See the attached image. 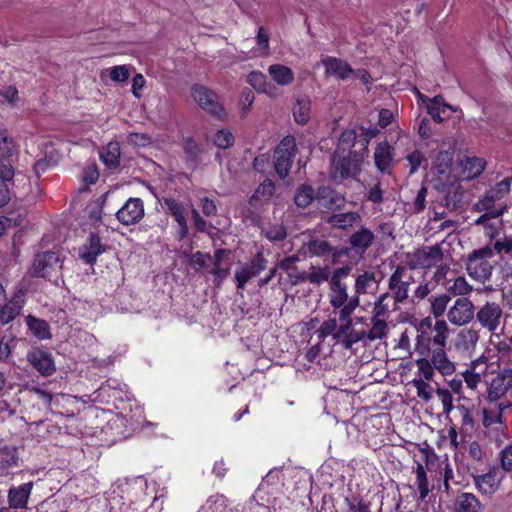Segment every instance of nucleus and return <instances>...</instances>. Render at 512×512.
Masks as SVG:
<instances>
[{
    "label": "nucleus",
    "instance_id": "nucleus-35",
    "mask_svg": "<svg viewBox=\"0 0 512 512\" xmlns=\"http://www.w3.org/2000/svg\"><path fill=\"white\" fill-rule=\"evenodd\" d=\"M329 278H331L330 267L327 265L323 267L311 266L310 272H306V281L317 286L328 281Z\"/></svg>",
    "mask_w": 512,
    "mask_h": 512
},
{
    "label": "nucleus",
    "instance_id": "nucleus-41",
    "mask_svg": "<svg viewBox=\"0 0 512 512\" xmlns=\"http://www.w3.org/2000/svg\"><path fill=\"white\" fill-rule=\"evenodd\" d=\"M416 484L419 490V499L423 501L430 490L428 487L427 474L421 463H417L416 467Z\"/></svg>",
    "mask_w": 512,
    "mask_h": 512
},
{
    "label": "nucleus",
    "instance_id": "nucleus-53",
    "mask_svg": "<svg viewBox=\"0 0 512 512\" xmlns=\"http://www.w3.org/2000/svg\"><path fill=\"white\" fill-rule=\"evenodd\" d=\"M420 374L423 376L422 379L426 381L432 380L434 376V369L432 362L427 358L421 357L415 361Z\"/></svg>",
    "mask_w": 512,
    "mask_h": 512
},
{
    "label": "nucleus",
    "instance_id": "nucleus-8",
    "mask_svg": "<svg viewBox=\"0 0 512 512\" xmlns=\"http://www.w3.org/2000/svg\"><path fill=\"white\" fill-rule=\"evenodd\" d=\"M267 259L262 252H257L249 263L241 266L235 272V282L238 289H243L245 284L254 276L267 268Z\"/></svg>",
    "mask_w": 512,
    "mask_h": 512
},
{
    "label": "nucleus",
    "instance_id": "nucleus-13",
    "mask_svg": "<svg viewBox=\"0 0 512 512\" xmlns=\"http://www.w3.org/2000/svg\"><path fill=\"white\" fill-rule=\"evenodd\" d=\"M512 389V369L505 368L492 379L488 388V400L495 402Z\"/></svg>",
    "mask_w": 512,
    "mask_h": 512
},
{
    "label": "nucleus",
    "instance_id": "nucleus-49",
    "mask_svg": "<svg viewBox=\"0 0 512 512\" xmlns=\"http://www.w3.org/2000/svg\"><path fill=\"white\" fill-rule=\"evenodd\" d=\"M337 320L336 318H329L325 320L320 328L316 331L318 339L323 341L327 336L332 335L334 338L335 332H337Z\"/></svg>",
    "mask_w": 512,
    "mask_h": 512
},
{
    "label": "nucleus",
    "instance_id": "nucleus-45",
    "mask_svg": "<svg viewBox=\"0 0 512 512\" xmlns=\"http://www.w3.org/2000/svg\"><path fill=\"white\" fill-rule=\"evenodd\" d=\"M410 384L416 388L417 396L425 402H429L432 399V387L422 378L413 379Z\"/></svg>",
    "mask_w": 512,
    "mask_h": 512
},
{
    "label": "nucleus",
    "instance_id": "nucleus-4",
    "mask_svg": "<svg viewBox=\"0 0 512 512\" xmlns=\"http://www.w3.org/2000/svg\"><path fill=\"white\" fill-rule=\"evenodd\" d=\"M493 256V250L486 246L473 250L466 262V270L472 278L476 280H487L492 274V265L488 258Z\"/></svg>",
    "mask_w": 512,
    "mask_h": 512
},
{
    "label": "nucleus",
    "instance_id": "nucleus-14",
    "mask_svg": "<svg viewBox=\"0 0 512 512\" xmlns=\"http://www.w3.org/2000/svg\"><path fill=\"white\" fill-rule=\"evenodd\" d=\"M27 360L43 376H50L56 371L52 355L42 349H31L27 354Z\"/></svg>",
    "mask_w": 512,
    "mask_h": 512
},
{
    "label": "nucleus",
    "instance_id": "nucleus-40",
    "mask_svg": "<svg viewBox=\"0 0 512 512\" xmlns=\"http://www.w3.org/2000/svg\"><path fill=\"white\" fill-rule=\"evenodd\" d=\"M459 345L465 350L473 349L478 342V332L472 328L463 329L458 334Z\"/></svg>",
    "mask_w": 512,
    "mask_h": 512
},
{
    "label": "nucleus",
    "instance_id": "nucleus-27",
    "mask_svg": "<svg viewBox=\"0 0 512 512\" xmlns=\"http://www.w3.org/2000/svg\"><path fill=\"white\" fill-rule=\"evenodd\" d=\"M456 512H482L483 505L472 493L460 494L455 502Z\"/></svg>",
    "mask_w": 512,
    "mask_h": 512
},
{
    "label": "nucleus",
    "instance_id": "nucleus-29",
    "mask_svg": "<svg viewBox=\"0 0 512 512\" xmlns=\"http://www.w3.org/2000/svg\"><path fill=\"white\" fill-rule=\"evenodd\" d=\"M268 73L272 79L281 86L289 85L294 81L293 71L282 64H273L269 66Z\"/></svg>",
    "mask_w": 512,
    "mask_h": 512
},
{
    "label": "nucleus",
    "instance_id": "nucleus-5",
    "mask_svg": "<svg viewBox=\"0 0 512 512\" xmlns=\"http://www.w3.org/2000/svg\"><path fill=\"white\" fill-rule=\"evenodd\" d=\"M296 143L293 137H284L274 151V169L277 175L284 179L288 176L294 157Z\"/></svg>",
    "mask_w": 512,
    "mask_h": 512
},
{
    "label": "nucleus",
    "instance_id": "nucleus-50",
    "mask_svg": "<svg viewBox=\"0 0 512 512\" xmlns=\"http://www.w3.org/2000/svg\"><path fill=\"white\" fill-rule=\"evenodd\" d=\"M264 236L270 241H282L287 236V230L283 224H275L264 231Z\"/></svg>",
    "mask_w": 512,
    "mask_h": 512
},
{
    "label": "nucleus",
    "instance_id": "nucleus-33",
    "mask_svg": "<svg viewBox=\"0 0 512 512\" xmlns=\"http://www.w3.org/2000/svg\"><path fill=\"white\" fill-rule=\"evenodd\" d=\"M357 140V133L355 130H344L338 140L337 148L333 155L345 154L346 152L352 151Z\"/></svg>",
    "mask_w": 512,
    "mask_h": 512
},
{
    "label": "nucleus",
    "instance_id": "nucleus-15",
    "mask_svg": "<svg viewBox=\"0 0 512 512\" xmlns=\"http://www.w3.org/2000/svg\"><path fill=\"white\" fill-rule=\"evenodd\" d=\"M316 200L321 207L336 211L345 206V197L329 186H321L316 191Z\"/></svg>",
    "mask_w": 512,
    "mask_h": 512
},
{
    "label": "nucleus",
    "instance_id": "nucleus-54",
    "mask_svg": "<svg viewBox=\"0 0 512 512\" xmlns=\"http://www.w3.org/2000/svg\"><path fill=\"white\" fill-rule=\"evenodd\" d=\"M254 93L250 88H244L241 91L240 99H239V106L241 108V117H245L249 107L254 102Z\"/></svg>",
    "mask_w": 512,
    "mask_h": 512
},
{
    "label": "nucleus",
    "instance_id": "nucleus-48",
    "mask_svg": "<svg viewBox=\"0 0 512 512\" xmlns=\"http://www.w3.org/2000/svg\"><path fill=\"white\" fill-rule=\"evenodd\" d=\"M431 337L426 331H421L416 337L415 351L424 358H427L431 352Z\"/></svg>",
    "mask_w": 512,
    "mask_h": 512
},
{
    "label": "nucleus",
    "instance_id": "nucleus-28",
    "mask_svg": "<svg viewBox=\"0 0 512 512\" xmlns=\"http://www.w3.org/2000/svg\"><path fill=\"white\" fill-rule=\"evenodd\" d=\"M311 114V101L307 95H302L297 98L293 106V116L296 123L300 125L306 124L310 119Z\"/></svg>",
    "mask_w": 512,
    "mask_h": 512
},
{
    "label": "nucleus",
    "instance_id": "nucleus-23",
    "mask_svg": "<svg viewBox=\"0 0 512 512\" xmlns=\"http://www.w3.org/2000/svg\"><path fill=\"white\" fill-rule=\"evenodd\" d=\"M164 205L167 207L171 215L175 218L180 227V239H183L188 234V225L184 216L183 206L173 198L164 199Z\"/></svg>",
    "mask_w": 512,
    "mask_h": 512
},
{
    "label": "nucleus",
    "instance_id": "nucleus-7",
    "mask_svg": "<svg viewBox=\"0 0 512 512\" xmlns=\"http://www.w3.org/2000/svg\"><path fill=\"white\" fill-rule=\"evenodd\" d=\"M194 101L212 116L221 119L222 105L217 101L216 94L202 85H194L191 88Z\"/></svg>",
    "mask_w": 512,
    "mask_h": 512
},
{
    "label": "nucleus",
    "instance_id": "nucleus-46",
    "mask_svg": "<svg viewBox=\"0 0 512 512\" xmlns=\"http://www.w3.org/2000/svg\"><path fill=\"white\" fill-rule=\"evenodd\" d=\"M375 281L376 280L374 272L365 271L363 274L358 275L355 280L356 294H365L367 292V288Z\"/></svg>",
    "mask_w": 512,
    "mask_h": 512
},
{
    "label": "nucleus",
    "instance_id": "nucleus-30",
    "mask_svg": "<svg viewBox=\"0 0 512 512\" xmlns=\"http://www.w3.org/2000/svg\"><path fill=\"white\" fill-rule=\"evenodd\" d=\"M18 466V454L15 447L5 446L0 449V471L6 475L11 468Z\"/></svg>",
    "mask_w": 512,
    "mask_h": 512
},
{
    "label": "nucleus",
    "instance_id": "nucleus-43",
    "mask_svg": "<svg viewBox=\"0 0 512 512\" xmlns=\"http://www.w3.org/2000/svg\"><path fill=\"white\" fill-rule=\"evenodd\" d=\"M450 300L451 298L448 294H441L438 296H432L430 298L431 312L435 318H438L444 314L447 304Z\"/></svg>",
    "mask_w": 512,
    "mask_h": 512
},
{
    "label": "nucleus",
    "instance_id": "nucleus-21",
    "mask_svg": "<svg viewBox=\"0 0 512 512\" xmlns=\"http://www.w3.org/2000/svg\"><path fill=\"white\" fill-rule=\"evenodd\" d=\"M104 251L105 246L101 243L100 237L96 234H91L88 242L80 248L79 255L86 264L92 265Z\"/></svg>",
    "mask_w": 512,
    "mask_h": 512
},
{
    "label": "nucleus",
    "instance_id": "nucleus-52",
    "mask_svg": "<svg viewBox=\"0 0 512 512\" xmlns=\"http://www.w3.org/2000/svg\"><path fill=\"white\" fill-rule=\"evenodd\" d=\"M275 185L270 179H265L257 188L252 198L269 200L273 195Z\"/></svg>",
    "mask_w": 512,
    "mask_h": 512
},
{
    "label": "nucleus",
    "instance_id": "nucleus-19",
    "mask_svg": "<svg viewBox=\"0 0 512 512\" xmlns=\"http://www.w3.org/2000/svg\"><path fill=\"white\" fill-rule=\"evenodd\" d=\"M327 75H333L340 80H347L354 74L353 68L344 60L336 57H326L322 60Z\"/></svg>",
    "mask_w": 512,
    "mask_h": 512
},
{
    "label": "nucleus",
    "instance_id": "nucleus-60",
    "mask_svg": "<svg viewBox=\"0 0 512 512\" xmlns=\"http://www.w3.org/2000/svg\"><path fill=\"white\" fill-rule=\"evenodd\" d=\"M129 76V70L125 65L114 66L110 70V78L115 82H124Z\"/></svg>",
    "mask_w": 512,
    "mask_h": 512
},
{
    "label": "nucleus",
    "instance_id": "nucleus-10",
    "mask_svg": "<svg viewBox=\"0 0 512 512\" xmlns=\"http://www.w3.org/2000/svg\"><path fill=\"white\" fill-rule=\"evenodd\" d=\"M448 320L457 326L469 323L474 317V305L466 297L458 298L447 313Z\"/></svg>",
    "mask_w": 512,
    "mask_h": 512
},
{
    "label": "nucleus",
    "instance_id": "nucleus-44",
    "mask_svg": "<svg viewBox=\"0 0 512 512\" xmlns=\"http://www.w3.org/2000/svg\"><path fill=\"white\" fill-rule=\"evenodd\" d=\"M475 485L484 494H492L495 491L494 476L490 473L474 477Z\"/></svg>",
    "mask_w": 512,
    "mask_h": 512
},
{
    "label": "nucleus",
    "instance_id": "nucleus-17",
    "mask_svg": "<svg viewBox=\"0 0 512 512\" xmlns=\"http://www.w3.org/2000/svg\"><path fill=\"white\" fill-rule=\"evenodd\" d=\"M436 189L445 192V206L450 210H457L461 207L464 191L461 184L454 181L450 184L437 185Z\"/></svg>",
    "mask_w": 512,
    "mask_h": 512
},
{
    "label": "nucleus",
    "instance_id": "nucleus-56",
    "mask_svg": "<svg viewBox=\"0 0 512 512\" xmlns=\"http://www.w3.org/2000/svg\"><path fill=\"white\" fill-rule=\"evenodd\" d=\"M496 200H498V198L495 194L492 191H489L476 203L475 207L478 211L495 212L496 209L493 207Z\"/></svg>",
    "mask_w": 512,
    "mask_h": 512
},
{
    "label": "nucleus",
    "instance_id": "nucleus-34",
    "mask_svg": "<svg viewBox=\"0 0 512 512\" xmlns=\"http://www.w3.org/2000/svg\"><path fill=\"white\" fill-rule=\"evenodd\" d=\"M27 325L30 331L39 339H49L51 337L49 324L45 320L27 317Z\"/></svg>",
    "mask_w": 512,
    "mask_h": 512
},
{
    "label": "nucleus",
    "instance_id": "nucleus-64",
    "mask_svg": "<svg viewBox=\"0 0 512 512\" xmlns=\"http://www.w3.org/2000/svg\"><path fill=\"white\" fill-rule=\"evenodd\" d=\"M501 466L505 471L512 470V445L506 446L501 452Z\"/></svg>",
    "mask_w": 512,
    "mask_h": 512
},
{
    "label": "nucleus",
    "instance_id": "nucleus-11",
    "mask_svg": "<svg viewBox=\"0 0 512 512\" xmlns=\"http://www.w3.org/2000/svg\"><path fill=\"white\" fill-rule=\"evenodd\" d=\"M117 219L124 225H133L144 217V205L140 198H129L117 211Z\"/></svg>",
    "mask_w": 512,
    "mask_h": 512
},
{
    "label": "nucleus",
    "instance_id": "nucleus-47",
    "mask_svg": "<svg viewBox=\"0 0 512 512\" xmlns=\"http://www.w3.org/2000/svg\"><path fill=\"white\" fill-rule=\"evenodd\" d=\"M339 309V320L342 324L338 327L337 332H335L334 339H339L344 334H347L353 326V319L351 318L352 313L342 308Z\"/></svg>",
    "mask_w": 512,
    "mask_h": 512
},
{
    "label": "nucleus",
    "instance_id": "nucleus-61",
    "mask_svg": "<svg viewBox=\"0 0 512 512\" xmlns=\"http://www.w3.org/2000/svg\"><path fill=\"white\" fill-rule=\"evenodd\" d=\"M407 160L409 161L411 168L410 174H413L417 171V169L421 166L423 162H426V158L422 152L419 150H415L407 156Z\"/></svg>",
    "mask_w": 512,
    "mask_h": 512
},
{
    "label": "nucleus",
    "instance_id": "nucleus-1",
    "mask_svg": "<svg viewBox=\"0 0 512 512\" xmlns=\"http://www.w3.org/2000/svg\"><path fill=\"white\" fill-rule=\"evenodd\" d=\"M29 186L28 177L15 171L12 163L0 161V207L5 206L12 196L24 191Z\"/></svg>",
    "mask_w": 512,
    "mask_h": 512
},
{
    "label": "nucleus",
    "instance_id": "nucleus-31",
    "mask_svg": "<svg viewBox=\"0 0 512 512\" xmlns=\"http://www.w3.org/2000/svg\"><path fill=\"white\" fill-rule=\"evenodd\" d=\"M120 147L117 142L108 143L106 149L100 154V159L109 169H115L120 163Z\"/></svg>",
    "mask_w": 512,
    "mask_h": 512
},
{
    "label": "nucleus",
    "instance_id": "nucleus-59",
    "mask_svg": "<svg viewBox=\"0 0 512 512\" xmlns=\"http://www.w3.org/2000/svg\"><path fill=\"white\" fill-rule=\"evenodd\" d=\"M437 396L442 402L443 405V413H450L453 409V397L451 392L445 388H437L436 390Z\"/></svg>",
    "mask_w": 512,
    "mask_h": 512
},
{
    "label": "nucleus",
    "instance_id": "nucleus-62",
    "mask_svg": "<svg viewBox=\"0 0 512 512\" xmlns=\"http://www.w3.org/2000/svg\"><path fill=\"white\" fill-rule=\"evenodd\" d=\"M511 181H512V178L511 177H507V178H504L502 181L498 182L496 184V186L494 187L493 190H491L495 196L498 198V199H501L503 198L506 194L509 193L510 191V186H511Z\"/></svg>",
    "mask_w": 512,
    "mask_h": 512
},
{
    "label": "nucleus",
    "instance_id": "nucleus-9",
    "mask_svg": "<svg viewBox=\"0 0 512 512\" xmlns=\"http://www.w3.org/2000/svg\"><path fill=\"white\" fill-rule=\"evenodd\" d=\"M332 252V243L324 237L309 234L308 240L299 248V254L303 257L329 258Z\"/></svg>",
    "mask_w": 512,
    "mask_h": 512
},
{
    "label": "nucleus",
    "instance_id": "nucleus-18",
    "mask_svg": "<svg viewBox=\"0 0 512 512\" xmlns=\"http://www.w3.org/2000/svg\"><path fill=\"white\" fill-rule=\"evenodd\" d=\"M393 156L394 148L387 141L377 144L374 151V162L381 173L389 172L393 167Z\"/></svg>",
    "mask_w": 512,
    "mask_h": 512
},
{
    "label": "nucleus",
    "instance_id": "nucleus-57",
    "mask_svg": "<svg viewBox=\"0 0 512 512\" xmlns=\"http://www.w3.org/2000/svg\"><path fill=\"white\" fill-rule=\"evenodd\" d=\"M56 165V161L52 159V157H43L38 159L33 166V171L37 177H40L43 173H45L50 168Z\"/></svg>",
    "mask_w": 512,
    "mask_h": 512
},
{
    "label": "nucleus",
    "instance_id": "nucleus-42",
    "mask_svg": "<svg viewBox=\"0 0 512 512\" xmlns=\"http://www.w3.org/2000/svg\"><path fill=\"white\" fill-rule=\"evenodd\" d=\"M21 307L17 302L10 301L9 303H4L1 306L0 311V320L3 324H8L20 313Z\"/></svg>",
    "mask_w": 512,
    "mask_h": 512
},
{
    "label": "nucleus",
    "instance_id": "nucleus-39",
    "mask_svg": "<svg viewBox=\"0 0 512 512\" xmlns=\"http://www.w3.org/2000/svg\"><path fill=\"white\" fill-rule=\"evenodd\" d=\"M372 328L367 332V339L374 341L386 336L387 323L381 318H371Z\"/></svg>",
    "mask_w": 512,
    "mask_h": 512
},
{
    "label": "nucleus",
    "instance_id": "nucleus-20",
    "mask_svg": "<svg viewBox=\"0 0 512 512\" xmlns=\"http://www.w3.org/2000/svg\"><path fill=\"white\" fill-rule=\"evenodd\" d=\"M374 239V233L370 229L361 227L358 231L349 236L348 242L352 250L359 255H363L372 245Z\"/></svg>",
    "mask_w": 512,
    "mask_h": 512
},
{
    "label": "nucleus",
    "instance_id": "nucleus-24",
    "mask_svg": "<svg viewBox=\"0 0 512 512\" xmlns=\"http://www.w3.org/2000/svg\"><path fill=\"white\" fill-rule=\"evenodd\" d=\"M33 487V482L20 485L17 488H11L8 493L10 506L14 508H23L28 502L29 495Z\"/></svg>",
    "mask_w": 512,
    "mask_h": 512
},
{
    "label": "nucleus",
    "instance_id": "nucleus-58",
    "mask_svg": "<svg viewBox=\"0 0 512 512\" xmlns=\"http://www.w3.org/2000/svg\"><path fill=\"white\" fill-rule=\"evenodd\" d=\"M390 297L388 292L379 296L377 301L374 304L373 308V316L375 318H380L381 316H385L389 312V306L385 303V300Z\"/></svg>",
    "mask_w": 512,
    "mask_h": 512
},
{
    "label": "nucleus",
    "instance_id": "nucleus-25",
    "mask_svg": "<svg viewBox=\"0 0 512 512\" xmlns=\"http://www.w3.org/2000/svg\"><path fill=\"white\" fill-rule=\"evenodd\" d=\"M415 255L418 263L423 267H430L443 259V252L439 244L423 247Z\"/></svg>",
    "mask_w": 512,
    "mask_h": 512
},
{
    "label": "nucleus",
    "instance_id": "nucleus-38",
    "mask_svg": "<svg viewBox=\"0 0 512 512\" xmlns=\"http://www.w3.org/2000/svg\"><path fill=\"white\" fill-rule=\"evenodd\" d=\"M485 166L486 162L482 158H467L464 164V172L467 173L468 178H475L484 171Z\"/></svg>",
    "mask_w": 512,
    "mask_h": 512
},
{
    "label": "nucleus",
    "instance_id": "nucleus-2",
    "mask_svg": "<svg viewBox=\"0 0 512 512\" xmlns=\"http://www.w3.org/2000/svg\"><path fill=\"white\" fill-rule=\"evenodd\" d=\"M363 161L364 153L358 151L332 155L330 176L337 183L346 178H355L361 172Z\"/></svg>",
    "mask_w": 512,
    "mask_h": 512
},
{
    "label": "nucleus",
    "instance_id": "nucleus-22",
    "mask_svg": "<svg viewBox=\"0 0 512 512\" xmlns=\"http://www.w3.org/2000/svg\"><path fill=\"white\" fill-rule=\"evenodd\" d=\"M362 220L358 212L333 213L326 218V223L333 228L347 230Z\"/></svg>",
    "mask_w": 512,
    "mask_h": 512
},
{
    "label": "nucleus",
    "instance_id": "nucleus-37",
    "mask_svg": "<svg viewBox=\"0 0 512 512\" xmlns=\"http://www.w3.org/2000/svg\"><path fill=\"white\" fill-rule=\"evenodd\" d=\"M15 145L5 132H0V161L6 160L14 166Z\"/></svg>",
    "mask_w": 512,
    "mask_h": 512
},
{
    "label": "nucleus",
    "instance_id": "nucleus-26",
    "mask_svg": "<svg viewBox=\"0 0 512 512\" xmlns=\"http://www.w3.org/2000/svg\"><path fill=\"white\" fill-rule=\"evenodd\" d=\"M435 367L442 375L447 376L451 375L455 372V365L451 362L444 349L435 348L432 350V356L430 360Z\"/></svg>",
    "mask_w": 512,
    "mask_h": 512
},
{
    "label": "nucleus",
    "instance_id": "nucleus-36",
    "mask_svg": "<svg viewBox=\"0 0 512 512\" xmlns=\"http://www.w3.org/2000/svg\"><path fill=\"white\" fill-rule=\"evenodd\" d=\"M365 338H367V332L365 330L357 331L351 328L347 334H344L339 339L334 340L340 343L344 349L351 350L354 344L364 340Z\"/></svg>",
    "mask_w": 512,
    "mask_h": 512
},
{
    "label": "nucleus",
    "instance_id": "nucleus-12",
    "mask_svg": "<svg viewBox=\"0 0 512 512\" xmlns=\"http://www.w3.org/2000/svg\"><path fill=\"white\" fill-rule=\"evenodd\" d=\"M405 267L398 265L389 278V289L394 292V303H402L408 298V290L413 278L410 276L407 280H403Z\"/></svg>",
    "mask_w": 512,
    "mask_h": 512
},
{
    "label": "nucleus",
    "instance_id": "nucleus-3",
    "mask_svg": "<svg viewBox=\"0 0 512 512\" xmlns=\"http://www.w3.org/2000/svg\"><path fill=\"white\" fill-rule=\"evenodd\" d=\"M63 261L64 256L58 251L37 253L32 260L30 273L33 277H51L62 270Z\"/></svg>",
    "mask_w": 512,
    "mask_h": 512
},
{
    "label": "nucleus",
    "instance_id": "nucleus-6",
    "mask_svg": "<svg viewBox=\"0 0 512 512\" xmlns=\"http://www.w3.org/2000/svg\"><path fill=\"white\" fill-rule=\"evenodd\" d=\"M352 271V267L345 265L337 268L331 275L330 278V304L333 308H341L348 300L347 286L342 283V279L349 276Z\"/></svg>",
    "mask_w": 512,
    "mask_h": 512
},
{
    "label": "nucleus",
    "instance_id": "nucleus-16",
    "mask_svg": "<svg viewBox=\"0 0 512 512\" xmlns=\"http://www.w3.org/2000/svg\"><path fill=\"white\" fill-rule=\"evenodd\" d=\"M502 315V310L496 303H486L478 312L477 319L483 327L489 331H494L498 325Z\"/></svg>",
    "mask_w": 512,
    "mask_h": 512
},
{
    "label": "nucleus",
    "instance_id": "nucleus-51",
    "mask_svg": "<svg viewBox=\"0 0 512 512\" xmlns=\"http://www.w3.org/2000/svg\"><path fill=\"white\" fill-rule=\"evenodd\" d=\"M246 81L258 92H266V76L262 72L252 71Z\"/></svg>",
    "mask_w": 512,
    "mask_h": 512
},
{
    "label": "nucleus",
    "instance_id": "nucleus-55",
    "mask_svg": "<svg viewBox=\"0 0 512 512\" xmlns=\"http://www.w3.org/2000/svg\"><path fill=\"white\" fill-rule=\"evenodd\" d=\"M472 290V286L469 285L464 277H457L452 286L448 288V291L456 295H466Z\"/></svg>",
    "mask_w": 512,
    "mask_h": 512
},
{
    "label": "nucleus",
    "instance_id": "nucleus-32",
    "mask_svg": "<svg viewBox=\"0 0 512 512\" xmlns=\"http://www.w3.org/2000/svg\"><path fill=\"white\" fill-rule=\"evenodd\" d=\"M314 199H316V193L312 186L302 184L296 189L294 202L297 207L307 208Z\"/></svg>",
    "mask_w": 512,
    "mask_h": 512
},
{
    "label": "nucleus",
    "instance_id": "nucleus-63",
    "mask_svg": "<svg viewBox=\"0 0 512 512\" xmlns=\"http://www.w3.org/2000/svg\"><path fill=\"white\" fill-rule=\"evenodd\" d=\"M427 193H428L427 187L422 185V187L418 191L416 198L413 202V207H414L415 213H420L425 209V201H426Z\"/></svg>",
    "mask_w": 512,
    "mask_h": 512
}]
</instances>
